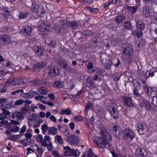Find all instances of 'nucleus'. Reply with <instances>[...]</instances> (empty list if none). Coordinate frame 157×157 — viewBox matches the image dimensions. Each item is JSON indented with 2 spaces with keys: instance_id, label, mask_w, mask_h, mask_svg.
<instances>
[{
  "instance_id": "c85d7f7f",
  "label": "nucleus",
  "mask_w": 157,
  "mask_h": 157,
  "mask_svg": "<svg viewBox=\"0 0 157 157\" xmlns=\"http://www.w3.org/2000/svg\"><path fill=\"white\" fill-rule=\"evenodd\" d=\"M62 20H61V21ZM60 21L59 22V23H57V25L54 26L55 30H56V32L57 33H60V31L61 30L60 27H62L63 26H64L63 25V23H60Z\"/></svg>"
},
{
  "instance_id": "0eeeda50",
  "label": "nucleus",
  "mask_w": 157,
  "mask_h": 157,
  "mask_svg": "<svg viewBox=\"0 0 157 157\" xmlns=\"http://www.w3.org/2000/svg\"><path fill=\"white\" fill-rule=\"evenodd\" d=\"M140 105L141 107H145L146 109H149L151 107V105L149 102L144 98L143 97L139 99Z\"/></svg>"
},
{
  "instance_id": "f3484780",
  "label": "nucleus",
  "mask_w": 157,
  "mask_h": 157,
  "mask_svg": "<svg viewBox=\"0 0 157 157\" xmlns=\"http://www.w3.org/2000/svg\"><path fill=\"white\" fill-rule=\"evenodd\" d=\"M36 54L39 56H42L44 53V50L43 48L40 46H37L34 49Z\"/></svg>"
},
{
  "instance_id": "3c124183",
  "label": "nucleus",
  "mask_w": 157,
  "mask_h": 157,
  "mask_svg": "<svg viewBox=\"0 0 157 157\" xmlns=\"http://www.w3.org/2000/svg\"><path fill=\"white\" fill-rule=\"evenodd\" d=\"M93 108V104L91 102H88L86 105L85 108L86 110L87 111L88 110Z\"/></svg>"
},
{
  "instance_id": "a878e982",
  "label": "nucleus",
  "mask_w": 157,
  "mask_h": 157,
  "mask_svg": "<svg viewBox=\"0 0 157 157\" xmlns=\"http://www.w3.org/2000/svg\"><path fill=\"white\" fill-rule=\"evenodd\" d=\"M48 132L49 134L53 135L57 133V128L55 127H52L48 128Z\"/></svg>"
},
{
  "instance_id": "393cba45",
  "label": "nucleus",
  "mask_w": 157,
  "mask_h": 157,
  "mask_svg": "<svg viewBox=\"0 0 157 157\" xmlns=\"http://www.w3.org/2000/svg\"><path fill=\"white\" fill-rule=\"evenodd\" d=\"M143 89L145 93L148 96H151L153 92L152 89L150 87L145 85L144 86Z\"/></svg>"
},
{
  "instance_id": "4d7b16f0",
  "label": "nucleus",
  "mask_w": 157,
  "mask_h": 157,
  "mask_svg": "<svg viewBox=\"0 0 157 157\" xmlns=\"http://www.w3.org/2000/svg\"><path fill=\"white\" fill-rule=\"evenodd\" d=\"M20 135H12L10 137V140L14 141H16L17 139L20 138Z\"/></svg>"
},
{
  "instance_id": "1a4fd4ad",
  "label": "nucleus",
  "mask_w": 157,
  "mask_h": 157,
  "mask_svg": "<svg viewBox=\"0 0 157 157\" xmlns=\"http://www.w3.org/2000/svg\"><path fill=\"white\" fill-rule=\"evenodd\" d=\"M60 22V23H63V25L65 26L64 27H66L69 26L71 28L75 29L78 26V23L75 21L71 22L67 21L66 22H64L63 21H61Z\"/></svg>"
},
{
  "instance_id": "69168bd1",
  "label": "nucleus",
  "mask_w": 157,
  "mask_h": 157,
  "mask_svg": "<svg viewBox=\"0 0 157 157\" xmlns=\"http://www.w3.org/2000/svg\"><path fill=\"white\" fill-rule=\"evenodd\" d=\"M8 85H6V84L4 85L3 87L2 88H0V92L2 93H4L6 91L7 89V86Z\"/></svg>"
},
{
  "instance_id": "0e129e2a",
  "label": "nucleus",
  "mask_w": 157,
  "mask_h": 157,
  "mask_svg": "<svg viewBox=\"0 0 157 157\" xmlns=\"http://www.w3.org/2000/svg\"><path fill=\"white\" fill-rule=\"evenodd\" d=\"M113 0L109 1L105 3L103 6V7L106 8L108 7L111 3H113Z\"/></svg>"
},
{
  "instance_id": "7ed1b4c3",
  "label": "nucleus",
  "mask_w": 157,
  "mask_h": 157,
  "mask_svg": "<svg viewBox=\"0 0 157 157\" xmlns=\"http://www.w3.org/2000/svg\"><path fill=\"white\" fill-rule=\"evenodd\" d=\"M36 140L38 143H40L42 146L46 147L47 146V142L50 143L51 139L49 136L46 135L43 139V136L40 134L36 136Z\"/></svg>"
},
{
  "instance_id": "2f4dec72",
  "label": "nucleus",
  "mask_w": 157,
  "mask_h": 157,
  "mask_svg": "<svg viewBox=\"0 0 157 157\" xmlns=\"http://www.w3.org/2000/svg\"><path fill=\"white\" fill-rule=\"evenodd\" d=\"M138 90L137 88H134L133 92L134 94L135 95L136 98L139 101V99L141 98H143V97L142 96L141 94L138 92Z\"/></svg>"
},
{
  "instance_id": "49530a36",
  "label": "nucleus",
  "mask_w": 157,
  "mask_h": 157,
  "mask_svg": "<svg viewBox=\"0 0 157 157\" xmlns=\"http://www.w3.org/2000/svg\"><path fill=\"white\" fill-rule=\"evenodd\" d=\"M145 44V42L142 39H140V41H137L136 42V45H137V47H139L140 45L141 47H143Z\"/></svg>"
},
{
  "instance_id": "aec40b11",
  "label": "nucleus",
  "mask_w": 157,
  "mask_h": 157,
  "mask_svg": "<svg viewBox=\"0 0 157 157\" xmlns=\"http://www.w3.org/2000/svg\"><path fill=\"white\" fill-rule=\"evenodd\" d=\"M31 108L28 105H24L22 107L21 110V111L24 115L26 114L29 113L30 111Z\"/></svg>"
},
{
  "instance_id": "f704fd0d",
  "label": "nucleus",
  "mask_w": 157,
  "mask_h": 157,
  "mask_svg": "<svg viewBox=\"0 0 157 157\" xmlns=\"http://www.w3.org/2000/svg\"><path fill=\"white\" fill-rule=\"evenodd\" d=\"M9 84L13 86L17 85V78L10 79L6 83V85H8Z\"/></svg>"
},
{
  "instance_id": "5fc2aeb1",
  "label": "nucleus",
  "mask_w": 157,
  "mask_h": 157,
  "mask_svg": "<svg viewBox=\"0 0 157 157\" xmlns=\"http://www.w3.org/2000/svg\"><path fill=\"white\" fill-rule=\"evenodd\" d=\"M54 85L57 88H61L63 87L61 82L59 81L55 82L54 83Z\"/></svg>"
},
{
  "instance_id": "5701e85b",
  "label": "nucleus",
  "mask_w": 157,
  "mask_h": 157,
  "mask_svg": "<svg viewBox=\"0 0 157 157\" xmlns=\"http://www.w3.org/2000/svg\"><path fill=\"white\" fill-rule=\"evenodd\" d=\"M32 10L35 12L37 14H39L41 12L42 10L39 8L38 5L33 4L32 6L31 7Z\"/></svg>"
},
{
  "instance_id": "e433bc0d",
  "label": "nucleus",
  "mask_w": 157,
  "mask_h": 157,
  "mask_svg": "<svg viewBox=\"0 0 157 157\" xmlns=\"http://www.w3.org/2000/svg\"><path fill=\"white\" fill-rule=\"evenodd\" d=\"M71 112V109H67L66 110H62L60 112V114L61 115L66 114L67 115H69Z\"/></svg>"
},
{
  "instance_id": "72a5a7b5",
  "label": "nucleus",
  "mask_w": 157,
  "mask_h": 157,
  "mask_svg": "<svg viewBox=\"0 0 157 157\" xmlns=\"http://www.w3.org/2000/svg\"><path fill=\"white\" fill-rule=\"evenodd\" d=\"M16 117L19 120H23L25 118L24 114L21 111L16 113Z\"/></svg>"
},
{
  "instance_id": "cd10ccee",
  "label": "nucleus",
  "mask_w": 157,
  "mask_h": 157,
  "mask_svg": "<svg viewBox=\"0 0 157 157\" xmlns=\"http://www.w3.org/2000/svg\"><path fill=\"white\" fill-rule=\"evenodd\" d=\"M86 9L88 11L94 14H95L99 12V9L96 8L89 7H87Z\"/></svg>"
},
{
  "instance_id": "c03bdc74",
  "label": "nucleus",
  "mask_w": 157,
  "mask_h": 157,
  "mask_svg": "<svg viewBox=\"0 0 157 157\" xmlns=\"http://www.w3.org/2000/svg\"><path fill=\"white\" fill-rule=\"evenodd\" d=\"M105 65H106L105 67L107 69H109L110 68L112 65V61L109 59H106L105 60Z\"/></svg>"
},
{
  "instance_id": "412c9836",
  "label": "nucleus",
  "mask_w": 157,
  "mask_h": 157,
  "mask_svg": "<svg viewBox=\"0 0 157 157\" xmlns=\"http://www.w3.org/2000/svg\"><path fill=\"white\" fill-rule=\"evenodd\" d=\"M102 74V71L101 70H99L97 72L96 74L94 75L93 77V79L98 82H100L102 80V78L100 76Z\"/></svg>"
},
{
  "instance_id": "a211bd4d",
  "label": "nucleus",
  "mask_w": 157,
  "mask_h": 157,
  "mask_svg": "<svg viewBox=\"0 0 157 157\" xmlns=\"http://www.w3.org/2000/svg\"><path fill=\"white\" fill-rule=\"evenodd\" d=\"M86 84L90 89L93 88L94 87V82L90 76H88L86 80Z\"/></svg>"
},
{
  "instance_id": "37998d69",
  "label": "nucleus",
  "mask_w": 157,
  "mask_h": 157,
  "mask_svg": "<svg viewBox=\"0 0 157 157\" xmlns=\"http://www.w3.org/2000/svg\"><path fill=\"white\" fill-rule=\"evenodd\" d=\"M63 133L64 135L67 136L68 135L70 134V130L67 127L65 126L63 127Z\"/></svg>"
},
{
  "instance_id": "680f3d73",
  "label": "nucleus",
  "mask_w": 157,
  "mask_h": 157,
  "mask_svg": "<svg viewBox=\"0 0 157 157\" xmlns=\"http://www.w3.org/2000/svg\"><path fill=\"white\" fill-rule=\"evenodd\" d=\"M87 156L88 157H93L95 155L92 151L91 148H90L87 151Z\"/></svg>"
},
{
  "instance_id": "052dcab7",
  "label": "nucleus",
  "mask_w": 157,
  "mask_h": 157,
  "mask_svg": "<svg viewBox=\"0 0 157 157\" xmlns=\"http://www.w3.org/2000/svg\"><path fill=\"white\" fill-rule=\"evenodd\" d=\"M152 103L155 106H157V96H154L152 100Z\"/></svg>"
},
{
  "instance_id": "c9c22d12",
  "label": "nucleus",
  "mask_w": 157,
  "mask_h": 157,
  "mask_svg": "<svg viewBox=\"0 0 157 157\" xmlns=\"http://www.w3.org/2000/svg\"><path fill=\"white\" fill-rule=\"evenodd\" d=\"M28 14V12H20L17 15L20 19H24L27 16Z\"/></svg>"
},
{
  "instance_id": "473e14b6",
  "label": "nucleus",
  "mask_w": 157,
  "mask_h": 157,
  "mask_svg": "<svg viewBox=\"0 0 157 157\" xmlns=\"http://www.w3.org/2000/svg\"><path fill=\"white\" fill-rule=\"evenodd\" d=\"M142 31L136 29L132 31L133 35L138 38L140 37L142 34Z\"/></svg>"
},
{
  "instance_id": "423d86ee",
  "label": "nucleus",
  "mask_w": 157,
  "mask_h": 157,
  "mask_svg": "<svg viewBox=\"0 0 157 157\" xmlns=\"http://www.w3.org/2000/svg\"><path fill=\"white\" fill-rule=\"evenodd\" d=\"M135 154L137 157H145L147 153L145 148L139 147L136 149Z\"/></svg>"
},
{
  "instance_id": "20e7f679",
  "label": "nucleus",
  "mask_w": 157,
  "mask_h": 157,
  "mask_svg": "<svg viewBox=\"0 0 157 157\" xmlns=\"http://www.w3.org/2000/svg\"><path fill=\"white\" fill-rule=\"evenodd\" d=\"M123 136L125 139L128 141H129L131 144H133V143H132L131 141L134 137V134L132 130L129 128L125 129Z\"/></svg>"
},
{
  "instance_id": "4be33fe9",
  "label": "nucleus",
  "mask_w": 157,
  "mask_h": 157,
  "mask_svg": "<svg viewBox=\"0 0 157 157\" xmlns=\"http://www.w3.org/2000/svg\"><path fill=\"white\" fill-rule=\"evenodd\" d=\"M137 29L143 31L144 28V25L140 20H138L136 22Z\"/></svg>"
},
{
  "instance_id": "bb28decb",
  "label": "nucleus",
  "mask_w": 157,
  "mask_h": 157,
  "mask_svg": "<svg viewBox=\"0 0 157 157\" xmlns=\"http://www.w3.org/2000/svg\"><path fill=\"white\" fill-rule=\"evenodd\" d=\"M115 22L117 24H120L125 19V16H124L119 15L116 17L114 18Z\"/></svg>"
},
{
  "instance_id": "f03ea898",
  "label": "nucleus",
  "mask_w": 157,
  "mask_h": 157,
  "mask_svg": "<svg viewBox=\"0 0 157 157\" xmlns=\"http://www.w3.org/2000/svg\"><path fill=\"white\" fill-rule=\"evenodd\" d=\"M122 54L124 56L131 55L134 53L133 47L131 44L128 43L122 45Z\"/></svg>"
},
{
  "instance_id": "a18cd8bd",
  "label": "nucleus",
  "mask_w": 157,
  "mask_h": 157,
  "mask_svg": "<svg viewBox=\"0 0 157 157\" xmlns=\"http://www.w3.org/2000/svg\"><path fill=\"white\" fill-rule=\"evenodd\" d=\"M40 81V79L38 78H36L30 82H29L30 85L35 86L38 84Z\"/></svg>"
},
{
  "instance_id": "6e6d98bb",
  "label": "nucleus",
  "mask_w": 157,
  "mask_h": 157,
  "mask_svg": "<svg viewBox=\"0 0 157 157\" xmlns=\"http://www.w3.org/2000/svg\"><path fill=\"white\" fill-rule=\"evenodd\" d=\"M63 149L65 154L69 153L71 151V149L68 146H64Z\"/></svg>"
},
{
  "instance_id": "4468645a",
  "label": "nucleus",
  "mask_w": 157,
  "mask_h": 157,
  "mask_svg": "<svg viewBox=\"0 0 157 157\" xmlns=\"http://www.w3.org/2000/svg\"><path fill=\"white\" fill-rule=\"evenodd\" d=\"M123 101L124 104L127 106H133V104L131 97L128 96H124L123 98Z\"/></svg>"
},
{
  "instance_id": "79ce46f5",
  "label": "nucleus",
  "mask_w": 157,
  "mask_h": 157,
  "mask_svg": "<svg viewBox=\"0 0 157 157\" xmlns=\"http://www.w3.org/2000/svg\"><path fill=\"white\" fill-rule=\"evenodd\" d=\"M128 8L129 11L132 14L134 13L137 10V7L136 6H129Z\"/></svg>"
},
{
  "instance_id": "a19ab883",
  "label": "nucleus",
  "mask_w": 157,
  "mask_h": 157,
  "mask_svg": "<svg viewBox=\"0 0 157 157\" xmlns=\"http://www.w3.org/2000/svg\"><path fill=\"white\" fill-rule=\"evenodd\" d=\"M38 91L40 94L41 95H45L47 93L46 88L44 87H41L39 88Z\"/></svg>"
},
{
  "instance_id": "09e8293b",
  "label": "nucleus",
  "mask_w": 157,
  "mask_h": 157,
  "mask_svg": "<svg viewBox=\"0 0 157 157\" xmlns=\"http://www.w3.org/2000/svg\"><path fill=\"white\" fill-rule=\"evenodd\" d=\"M55 138L58 143L61 144L63 143V140L60 136L56 135V136Z\"/></svg>"
},
{
  "instance_id": "6e6552de",
  "label": "nucleus",
  "mask_w": 157,
  "mask_h": 157,
  "mask_svg": "<svg viewBox=\"0 0 157 157\" xmlns=\"http://www.w3.org/2000/svg\"><path fill=\"white\" fill-rule=\"evenodd\" d=\"M48 71V73L52 77H54L59 74V70L55 66L50 67Z\"/></svg>"
},
{
  "instance_id": "ea45409f",
  "label": "nucleus",
  "mask_w": 157,
  "mask_h": 157,
  "mask_svg": "<svg viewBox=\"0 0 157 157\" xmlns=\"http://www.w3.org/2000/svg\"><path fill=\"white\" fill-rule=\"evenodd\" d=\"M48 125L46 124H44L42 125L41 129L42 130V133L43 134H45V132L48 130Z\"/></svg>"
},
{
  "instance_id": "e2e57ef3",
  "label": "nucleus",
  "mask_w": 157,
  "mask_h": 157,
  "mask_svg": "<svg viewBox=\"0 0 157 157\" xmlns=\"http://www.w3.org/2000/svg\"><path fill=\"white\" fill-rule=\"evenodd\" d=\"M5 63L6 64L5 66L7 67H11L13 65V63H12L10 61L6 60L5 61Z\"/></svg>"
},
{
  "instance_id": "9b49d317",
  "label": "nucleus",
  "mask_w": 157,
  "mask_h": 157,
  "mask_svg": "<svg viewBox=\"0 0 157 157\" xmlns=\"http://www.w3.org/2000/svg\"><path fill=\"white\" fill-rule=\"evenodd\" d=\"M46 66V63L45 61L40 62L36 63L33 69L35 72H39L41 69Z\"/></svg>"
},
{
  "instance_id": "603ef678",
  "label": "nucleus",
  "mask_w": 157,
  "mask_h": 157,
  "mask_svg": "<svg viewBox=\"0 0 157 157\" xmlns=\"http://www.w3.org/2000/svg\"><path fill=\"white\" fill-rule=\"evenodd\" d=\"M19 130V128L16 125H14L11 127V131L13 132H16Z\"/></svg>"
},
{
  "instance_id": "8fccbe9b",
  "label": "nucleus",
  "mask_w": 157,
  "mask_h": 157,
  "mask_svg": "<svg viewBox=\"0 0 157 157\" xmlns=\"http://www.w3.org/2000/svg\"><path fill=\"white\" fill-rule=\"evenodd\" d=\"M24 91L23 89H19L11 92V94L13 95H17L20 93H22Z\"/></svg>"
},
{
  "instance_id": "f8f14e48",
  "label": "nucleus",
  "mask_w": 157,
  "mask_h": 157,
  "mask_svg": "<svg viewBox=\"0 0 157 157\" xmlns=\"http://www.w3.org/2000/svg\"><path fill=\"white\" fill-rule=\"evenodd\" d=\"M21 32L23 33L24 35L26 36L29 35L31 33L32 28L31 26L26 25L20 29Z\"/></svg>"
},
{
  "instance_id": "9d476101",
  "label": "nucleus",
  "mask_w": 157,
  "mask_h": 157,
  "mask_svg": "<svg viewBox=\"0 0 157 157\" xmlns=\"http://www.w3.org/2000/svg\"><path fill=\"white\" fill-rule=\"evenodd\" d=\"M0 41L4 45H8L11 43V38L7 35H3L0 37Z\"/></svg>"
},
{
  "instance_id": "774afa93",
  "label": "nucleus",
  "mask_w": 157,
  "mask_h": 157,
  "mask_svg": "<svg viewBox=\"0 0 157 157\" xmlns=\"http://www.w3.org/2000/svg\"><path fill=\"white\" fill-rule=\"evenodd\" d=\"M52 154L54 157H59L60 156L58 151H53Z\"/></svg>"
},
{
  "instance_id": "2eb2a0df",
  "label": "nucleus",
  "mask_w": 157,
  "mask_h": 157,
  "mask_svg": "<svg viewBox=\"0 0 157 157\" xmlns=\"http://www.w3.org/2000/svg\"><path fill=\"white\" fill-rule=\"evenodd\" d=\"M111 109V110L110 112L112 117L115 119L118 118L119 117V113L117 109L116 108H115V106L113 105L111 106L110 108V109Z\"/></svg>"
},
{
  "instance_id": "c756f323",
  "label": "nucleus",
  "mask_w": 157,
  "mask_h": 157,
  "mask_svg": "<svg viewBox=\"0 0 157 157\" xmlns=\"http://www.w3.org/2000/svg\"><path fill=\"white\" fill-rule=\"evenodd\" d=\"M46 41L47 43L49 45L50 47H55L56 45L55 41L53 40L52 38H51L50 39H46Z\"/></svg>"
},
{
  "instance_id": "f257e3e1",
  "label": "nucleus",
  "mask_w": 157,
  "mask_h": 157,
  "mask_svg": "<svg viewBox=\"0 0 157 157\" xmlns=\"http://www.w3.org/2000/svg\"><path fill=\"white\" fill-rule=\"evenodd\" d=\"M101 137H97L95 140L94 143L98 147L101 148H103L105 147L106 144L107 143V139L111 140L112 138L109 133L106 131H101Z\"/></svg>"
},
{
  "instance_id": "4c0bfd02",
  "label": "nucleus",
  "mask_w": 157,
  "mask_h": 157,
  "mask_svg": "<svg viewBox=\"0 0 157 157\" xmlns=\"http://www.w3.org/2000/svg\"><path fill=\"white\" fill-rule=\"evenodd\" d=\"M124 28L125 29H130L132 28L131 22L129 21H127L125 22L124 24Z\"/></svg>"
},
{
  "instance_id": "dca6fc26",
  "label": "nucleus",
  "mask_w": 157,
  "mask_h": 157,
  "mask_svg": "<svg viewBox=\"0 0 157 157\" xmlns=\"http://www.w3.org/2000/svg\"><path fill=\"white\" fill-rule=\"evenodd\" d=\"M146 126L145 124L143 122L140 123L138 124L137 128L138 132L140 134L144 133V131L146 128Z\"/></svg>"
},
{
  "instance_id": "ddd939ff",
  "label": "nucleus",
  "mask_w": 157,
  "mask_h": 157,
  "mask_svg": "<svg viewBox=\"0 0 157 157\" xmlns=\"http://www.w3.org/2000/svg\"><path fill=\"white\" fill-rule=\"evenodd\" d=\"M143 12L144 15L146 17H149L152 15V11L150 7H144L143 9Z\"/></svg>"
},
{
  "instance_id": "6ab92c4d",
  "label": "nucleus",
  "mask_w": 157,
  "mask_h": 157,
  "mask_svg": "<svg viewBox=\"0 0 157 157\" xmlns=\"http://www.w3.org/2000/svg\"><path fill=\"white\" fill-rule=\"evenodd\" d=\"M133 55V54H131V55H125L126 57L123 58V60L125 63H131L132 62L134 58Z\"/></svg>"
},
{
  "instance_id": "de8ad7c7",
  "label": "nucleus",
  "mask_w": 157,
  "mask_h": 157,
  "mask_svg": "<svg viewBox=\"0 0 157 157\" xmlns=\"http://www.w3.org/2000/svg\"><path fill=\"white\" fill-rule=\"evenodd\" d=\"M121 74L118 73H115L113 75V76L114 78V80L116 81H117L119 80L121 76Z\"/></svg>"
},
{
  "instance_id": "39448f33",
  "label": "nucleus",
  "mask_w": 157,
  "mask_h": 157,
  "mask_svg": "<svg viewBox=\"0 0 157 157\" xmlns=\"http://www.w3.org/2000/svg\"><path fill=\"white\" fill-rule=\"evenodd\" d=\"M65 140L71 145L77 144L79 142L78 137L74 135L66 136Z\"/></svg>"
},
{
  "instance_id": "338daca9",
  "label": "nucleus",
  "mask_w": 157,
  "mask_h": 157,
  "mask_svg": "<svg viewBox=\"0 0 157 157\" xmlns=\"http://www.w3.org/2000/svg\"><path fill=\"white\" fill-rule=\"evenodd\" d=\"M69 154L70 155H72L73 156H76L77 155L76 151L74 149H71V151Z\"/></svg>"
},
{
  "instance_id": "864d4df0",
  "label": "nucleus",
  "mask_w": 157,
  "mask_h": 157,
  "mask_svg": "<svg viewBox=\"0 0 157 157\" xmlns=\"http://www.w3.org/2000/svg\"><path fill=\"white\" fill-rule=\"evenodd\" d=\"M7 99L4 98H0V107L3 106V104L7 102Z\"/></svg>"
},
{
  "instance_id": "13d9d810",
  "label": "nucleus",
  "mask_w": 157,
  "mask_h": 157,
  "mask_svg": "<svg viewBox=\"0 0 157 157\" xmlns=\"http://www.w3.org/2000/svg\"><path fill=\"white\" fill-rule=\"evenodd\" d=\"M24 103V100L23 99H20L18 100H17L15 101V105L16 106H18L19 105L22 104Z\"/></svg>"
},
{
  "instance_id": "b1692460",
  "label": "nucleus",
  "mask_w": 157,
  "mask_h": 157,
  "mask_svg": "<svg viewBox=\"0 0 157 157\" xmlns=\"http://www.w3.org/2000/svg\"><path fill=\"white\" fill-rule=\"evenodd\" d=\"M157 71L156 69H155V70L154 71L152 69L147 71L145 74L144 78L147 80L148 77H153L154 75V73Z\"/></svg>"
},
{
  "instance_id": "7c9ffc66",
  "label": "nucleus",
  "mask_w": 157,
  "mask_h": 157,
  "mask_svg": "<svg viewBox=\"0 0 157 157\" xmlns=\"http://www.w3.org/2000/svg\"><path fill=\"white\" fill-rule=\"evenodd\" d=\"M98 41L97 40H93L89 43V47L90 48L94 49L96 48L98 46L97 45Z\"/></svg>"
},
{
  "instance_id": "58836bf2",
  "label": "nucleus",
  "mask_w": 157,
  "mask_h": 157,
  "mask_svg": "<svg viewBox=\"0 0 157 157\" xmlns=\"http://www.w3.org/2000/svg\"><path fill=\"white\" fill-rule=\"evenodd\" d=\"M59 63L61 67L65 69L67 68V64L64 61L61 60L59 61Z\"/></svg>"
},
{
  "instance_id": "bf43d9fd",
  "label": "nucleus",
  "mask_w": 157,
  "mask_h": 157,
  "mask_svg": "<svg viewBox=\"0 0 157 157\" xmlns=\"http://www.w3.org/2000/svg\"><path fill=\"white\" fill-rule=\"evenodd\" d=\"M118 129H119V127L117 125H115L113 127V133L115 135L117 134Z\"/></svg>"
}]
</instances>
